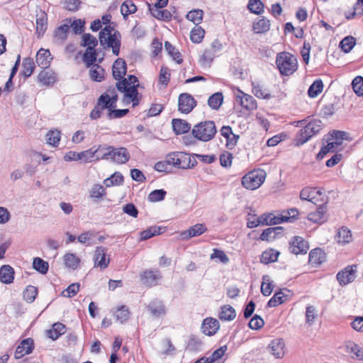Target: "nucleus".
Returning a JSON list of instances; mask_svg holds the SVG:
<instances>
[{
	"instance_id": "f257e3e1",
	"label": "nucleus",
	"mask_w": 363,
	"mask_h": 363,
	"mask_svg": "<svg viewBox=\"0 0 363 363\" xmlns=\"http://www.w3.org/2000/svg\"><path fill=\"white\" fill-rule=\"evenodd\" d=\"M118 99V94L114 86L108 87L98 99V105L101 108L108 110V118L109 119L121 118L129 112L127 108L116 109Z\"/></svg>"
},
{
	"instance_id": "f03ea898",
	"label": "nucleus",
	"mask_w": 363,
	"mask_h": 363,
	"mask_svg": "<svg viewBox=\"0 0 363 363\" xmlns=\"http://www.w3.org/2000/svg\"><path fill=\"white\" fill-rule=\"evenodd\" d=\"M99 38L104 48H111L116 56L119 55L121 35L118 30L114 29L111 25H106L100 31Z\"/></svg>"
},
{
	"instance_id": "7ed1b4c3",
	"label": "nucleus",
	"mask_w": 363,
	"mask_h": 363,
	"mask_svg": "<svg viewBox=\"0 0 363 363\" xmlns=\"http://www.w3.org/2000/svg\"><path fill=\"white\" fill-rule=\"evenodd\" d=\"M217 133V128L213 121H204L196 124L192 130L193 136L198 140L208 142L211 140Z\"/></svg>"
},
{
	"instance_id": "20e7f679",
	"label": "nucleus",
	"mask_w": 363,
	"mask_h": 363,
	"mask_svg": "<svg viewBox=\"0 0 363 363\" xmlns=\"http://www.w3.org/2000/svg\"><path fill=\"white\" fill-rule=\"evenodd\" d=\"M276 65L281 75L289 76L298 68L296 57L287 52L279 53L276 57Z\"/></svg>"
},
{
	"instance_id": "39448f33",
	"label": "nucleus",
	"mask_w": 363,
	"mask_h": 363,
	"mask_svg": "<svg viewBox=\"0 0 363 363\" xmlns=\"http://www.w3.org/2000/svg\"><path fill=\"white\" fill-rule=\"evenodd\" d=\"M138 86H129L127 79H123L116 83V91H119L124 93L123 101L125 104L133 103V106L135 107L139 104L138 99Z\"/></svg>"
},
{
	"instance_id": "423d86ee",
	"label": "nucleus",
	"mask_w": 363,
	"mask_h": 363,
	"mask_svg": "<svg viewBox=\"0 0 363 363\" xmlns=\"http://www.w3.org/2000/svg\"><path fill=\"white\" fill-rule=\"evenodd\" d=\"M167 161L171 165L180 169H191L196 164L190 155L183 152H171L167 156Z\"/></svg>"
},
{
	"instance_id": "0eeeda50",
	"label": "nucleus",
	"mask_w": 363,
	"mask_h": 363,
	"mask_svg": "<svg viewBox=\"0 0 363 363\" xmlns=\"http://www.w3.org/2000/svg\"><path fill=\"white\" fill-rule=\"evenodd\" d=\"M266 172L261 169H254L242 178V186L250 190L258 189L265 181Z\"/></svg>"
},
{
	"instance_id": "6e6552de",
	"label": "nucleus",
	"mask_w": 363,
	"mask_h": 363,
	"mask_svg": "<svg viewBox=\"0 0 363 363\" xmlns=\"http://www.w3.org/2000/svg\"><path fill=\"white\" fill-rule=\"evenodd\" d=\"M324 145L320 149L316 156L317 160H321L330 152H334V149L340 145V131L333 130L323 138Z\"/></svg>"
},
{
	"instance_id": "1a4fd4ad",
	"label": "nucleus",
	"mask_w": 363,
	"mask_h": 363,
	"mask_svg": "<svg viewBox=\"0 0 363 363\" xmlns=\"http://www.w3.org/2000/svg\"><path fill=\"white\" fill-rule=\"evenodd\" d=\"M293 293L287 289H280L276 292L269 300L267 306L269 308L277 307L291 299Z\"/></svg>"
},
{
	"instance_id": "9d476101",
	"label": "nucleus",
	"mask_w": 363,
	"mask_h": 363,
	"mask_svg": "<svg viewBox=\"0 0 363 363\" xmlns=\"http://www.w3.org/2000/svg\"><path fill=\"white\" fill-rule=\"evenodd\" d=\"M196 106V101L189 94L183 93L179 96V111L182 113H189Z\"/></svg>"
},
{
	"instance_id": "9b49d317",
	"label": "nucleus",
	"mask_w": 363,
	"mask_h": 363,
	"mask_svg": "<svg viewBox=\"0 0 363 363\" xmlns=\"http://www.w3.org/2000/svg\"><path fill=\"white\" fill-rule=\"evenodd\" d=\"M289 245L290 252L294 255L306 254L308 250V242L300 236H294Z\"/></svg>"
},
{
	"instance_id": "f8f14e48",
	"label": "nucleus",
	"mask_w": 363,
	"mask_h": 363,
	"mask_svg": "<svg viewBox=\"0 0 363 363\" xmlns=\"http://www.w3.org/2000/svg\"><path fill=\"white\" fill-rule=\"evenodd\" d=\"M130 160V154L125 147H112L110 160L116 164H122Z\"/></svg>"
},
{
	"instance_id": "ddd939ff",
	"label": "nucleus",
	"mask_w": 363,
	"mask_h": 363,
	"mask_svg": "<svg viewBox=\"0 0 363 363\" xmlns=\"http://www.w3.org/2000/svg\"><path fill=\"white\" fill-rule=\"evenodd\" d=\"M107 250L104 247H97L94 252V267H99L101 269H106L110 262V259L106 258Z\"/></svg>"
},
{
	"instance_id": "4468645a",
	"label": "nucleus",
	"mask_w": 363,
	"mask_h": 363,
	"mask_svg": "<svg viewBox=\"0 0 363 363\" xmlns=\"http://www.w3.org/2000/svg\"><path fill=\"white\" fill-rule=\"evenodd\" d=\"M220 328L219 321L213 318H206L201 325V331L208 336L215 335Z\"/></svg>"
},
{
	"instance_id": "2eb2a0df",
	"label": "nucleus",
	"mask_w": 363,
	"mask_h": 363,
	"mask_svg": "<svg viewBox=\"0 0 363 363\" xmlns=\"http://www.w3.org/2000/svg\"><path fill=\"white\" fill-rule=\"evenodd\" d=\"M236 100L243 108L247 111H253L257 107V101L254 97L241 91H239V94L236 96Z\"/></svg>"
},
{
	"instance_id": "dca6fc26",
	"label": "nucleus",
	"mask_w": 363,
	"mask_h": 363,
	"mask_svg": "<svg viewBox=\"0 0 363 363\" xmlns=\"http://www.w3.org/2000/svg\"><path fill=\"white\" fill-rule=\"evenodd\" d=\"M34 349V342L31 338H26L21 342L16 347L14 357L16 359H20L24 355L30 354Z\"/></svg>"
},
{
	"instance_id": "f3484780",
	"label": "nucleus",
	"mask_w": 363,
	"mask_h": 363,
	"mask_svg": "<svg viewBox=\"0 0 363 363\" xmlns=\"http://www.w3.org/2000/svg\"><path fill=\"white\" fill-rule=\"evenodd\" d=\"M161 279L158 271L145 270L140 274V279L143 284L148 287L156 286Z\"/></svg>"
},
{
	"instance_id": "a211bd4d",
	"label": "nucleus",
	"mask_w": 363,
	"mask_h": 363,
	"mask_svg": "<svg viewBox=\"0 0 363 363\" xmlns=\"http://www.w3.org/2000/svg\"><path fill=\"white\" fill-rule=\"evenodd\" d=\"M36 34L38 37H41L48 28V16L47 13L39 9L36 10Z\"/></svg>"
},
{
	"instance_id": "6ab92c4d",
	"label": "nucleus",
	"mask_w": 363,
	"mask_h": 363,
	"mask_svg": "<svg viewBox=\"0 0 363 363\" xmlns=\"http://www.w3.org/2000/svg\"><path fill=\"white\" fill-rule=\"evenodd\" d=\"M127 72L125 61L122 58H118L112 66V74L115 79L121 81Z\"/></svg>"
},
{
	"instance_id": "aec40b11",
	"label": "nucleus",
	"mask_w": 363,
	"mask_h": 363,
	"mask_svg": "<svg viewBox=\"0 0 363 363\" xmlns=\"http://www.w3.org/2000/svg\"><path fill=\"white\" fill-rule=\"evenodd\" d=\"M207 230V228L203 223H197L188 230L182 231L180 233L182 240H188L191 238L199 236L204 233Z\"/></svg>"
},
{
	"instance_id": "412c9836",
	"label": "nucleus",
	"mask_w": 363,
	"mask_h": 363,
	"mask_svg": "<svg viewBox=\"0 0 363 363\" xmlns=\"http://www.w3.org/2000/svg\"><path fill=\"white\" fill-rule=\"evenodd\" d=\"M285 344L281 338H277L271 341L269 349L272 355L277 359H281L285 354Z\"/></svg>"
},
{
	"instance_id": "4be33fe9",
	"label": "nucleus",
	"mask_w": 363,
	"mask_h": 363,
	"mask_svg": "<svg viewBox=\"0 0 363 363\" xmlns=\"http://www.w3.org/2000/svg\"><path fill=\"white\" fill-rule=\"evenodd\" d=\"M356 264L349 265L342 270V285L348 284L354 281L357 277Z\"/></svg>"
},
{
	"instance_id": "5701e85b",
	"label": "nucleus",
	"mask_w": 363,
	"mask_h": 363,
	"mask_svg": "<svg viewBox=\"0 0 363 363\" xmlns=\"http://www.w3.org/2000/svg\"><path fill=\"white\" fill-rule=\"evenodd\" d=\"M70 21L67 23H65L56 28L54 31V40L56 43L62 44L67 38V35L69 31Z\"/></svg>"
},
{
	"instance_id": "b1692460",
	"label": "nucleus",
	"mask_w": 363,
	"mask_h": 363,
	"mask_svg": "<svg viewBox=\"0 0 363 363\" xmlns=\"http://www.w3.org/2000/svg\"><path fill=\"white\" fill-rule=\"evenodd\" d=\"M52 60L51 54L48 50L40 49L36 54V62L39 67L45 69L50 66Z\"/></svg>"
},
{
	"instance_id": "393cba45",
	"label": "nucleus",
	"mask_w": 363,
	"mask_h": 363,
	"mask_svg": "<svg viewBox=\"0 0 363 363\" xmlns=\"http://www.w3.org/2000/svg\"><path fill=\"white\" fill-rule=\"evenodd\" d=\"M252 91L257 98L266 100L270 99L272 98V95L269 89H267L264 85L261 84L259 82H253L252 83Z\"/></svg>"
},
{
	"instance_id": "a878e982",
	"label": "nucleus",
	"mask_w": 363,
	"mask_h": 363,
	"mask_svg": "<svg viewBox=\"0 0 363 363\" xmlns=\"http://www.w3.org/2000/svg\"><path fill=\"white\" fill-rule=\"evenodd\" d=\"M147 310L155 318L164 315L166 313L165 306L161 301L154 300L147 306Z\"/></svg>"
},
{
	"instance_id": "bb28decb",
	"label": "nucleus",
	"mask_w": 363,
	"mask_h": 363,
	"mask_svg": "<svg viewBox=\"0 0 363 363\" xmlns=\"http://www.w3.org/2000/svg\"><path fill=\"white\" fill-rule=\"evenodd\" d=\"M15 272L10 265H3L0 268V281L5 284L13 282Z\"/></svg>"
},
{
	"instance_id": "cd10ccee",
	"label": "nucleus",
	"mask_w": 363,
	"mask_h": 363,
	"mask_svg": "<svg viewBox=\"0 0 363 363\" xmlns=\"http://www.w3.org/2000/svg\"><path fill=\"white\" fill-rule=\"evenodd\" d=\"M172 125L174 133L177 135L186 133L191 129V124L186 121L174 118L172 121Z\"/></svg>"
},
{
	"instance_id": "c85d7f7f",
	"label": "nucleus",
	"mask_w": 363,
	"mask_h": 363,
	"mask_svg": "<svg viewBox=\"0 0 363 363\" xmlns=\"http://www.w3.org/2000/svg\"><path fill=\"white\" fill-rule=\"evenodd\" d=\"M112 147L113 146L111 145H100L96 148H94L96 160H110Z\"/></svg>"
},
{
	"instance_id": "c756f323",
	"label": "nucleus",
	"mask_w": 363,
	"mask_h": 363,
	"mask_svg": "<svg viewBox=\"0 0 363 363\" xmlns=\"http://www.w3.org/2000/svg\"><path fill=\"white\" fill-rule=\"evenodd\" d=\"M345 350L351 357L358 360H363V350L353 342L345 343Z\"/></svg>"
},
{
	"instance_id": "7c9ffc66",
	"label": "nucleus",
	"mask_w": 363,
	"mask_h": 363,
	"mask_svg": "<svg viewBox=\"0 0 363 363\" xmlns=\"http://www.w3.org/2000/svg\"><path fill=\"white\" fill-rule=\"evenodd\" d=\"M325 253L320 248L312 250L309 253L308 262L313 266H318L325 261Z\"/></svg>"
},
{
	"instance_id": "2f4dec72",
	"label": "nucleus",
	"mask_w": 363,
	"mask_h": 363,
	"mask_svg": "<svg viewBox=\"0 0 363 363\" xmlns=\"http://www.w3.org/2000/svg\"><path fill=\"white\" fill-rule=\"evenodd\" d=\"M65 333V325L57 322L52 325V328L47 330V336L52 340H56Z\"/></svg>"
},
{
	"instance_id": "473e14b6",
	"label": "nucleus",
	"mask_w": 363,
	"mask_h": 363,
	"mask_svg": "<svg viewBox=\"0 0 363 363\" xmlns=\"http://www.w3.org/2000/svg\"><path fill=\"white\" fill-rule=\"evenodd\" d=\"M265 225H277L290 220V218L284 215L274 216L273 213L264 214Z\"/></svg>"
},
{
	"instance_id": "72a5a7b5",
	"label": "nucleus",
	"mask_w": 363,
	"mask_h": 363,
	"mask_svg": "<svg viewBox=\"0 0 363 363\" xmlns=\"http://www.w3.org/2000/svg\"><path fill=\"white\" fill-rule=\"evenodd\" d=\"M252 28L256 33H266L270 28V21L267 18L262 17L254 22Z\"/></svg>"
},
{
	"instance_id": "f704fd0d",
	"label": "nucleus",
	"mask_w": 363,
	"mask_h": 363,
	"mask_svg": "<svg viewBox=\"0 0 363 363\" xmlns=\"http://www.w3.org/2000/svg\"><path fill=\"white\" fill-rule=\"evenodd\" d=\"M325 207L320 205L314 212L308 215V219L313 223H322L325 220Z\"/></svg>"
},
{
	"instance_id": "c9c22d12",
	"label": "nucleus",
	"mask_w": 363,
	"mask_h": 363,
	"mask_svg": "<svg viewBox=\"0 0 363 363\" xmlns=\"http://www.w3.org/2000/svg\"><path fill=\"white\" fill-rule=\"evenodd\" d=\"M279 252L274 249H268L264 251L260 257V262L263 264H269L277 261Z\"/></svg>"
},
{
	"instance_id": "e433bc0d",
	"label": "nucleus",
	"mask_w": 363,
	"mask_h": 363,
	"mask_svg": "<svg viewBox=\"0 0 363 363\" xmlns=\"http://www.w3.org/2000/svg\"><path fill=\"white\" fill-rule=\"evenodd\" d=\"M35 67L33 60L30 57H26L23 60L21 74L28 78L31 76Z\"/></svg>"
},
{
	"instance_id": "4c0bfd02",
	"label": "nucleus",
	"mask_w": 363,
	"mask_h": 363,
	"mask_svg": "<svg viewBox=\"0 0 363 363\" xmlns=\"http://www.w3.org/2000/svg\"><path fill=\"white\" fill-rule=\"evenodd\" d=\"M218 316L221 320L230 321L236 316L235 310L230 305H225L221 307Z\"/></svg>"
},
{
	"instance_id": "58836bf2",
	"label": "nucleus",
	"mask_w": 363,
	"mask_h": 363,
	"mask_svg": "<svg viewBox=\"0 0 363 363\" xmlns=\"http://www.w3.org/2000/svg\"><path fill=\"white\" fill-rule=\"evenodd\" d=\"M317 195H320V192L315 189L306 187L301 190L300 198L301 200H306L315 203V199Z\"/></svg>"
},
{
	"instance_id": "ea45409f",
	"label": "nucleus",
	"mask_w": 363,
	"mask_h": 363,
	"mask_svg": "<svg viewBox=\"0 0 363 363\" xmlns=\"http://www.w3.org/2000/svg\"><path fill=\"white\" fill-rule=\"evenodd\" d=\"M89 67V76L92 80L96 82H101L104 80L105 70L102 67L95 64Z\"/></svg>"
},
{
	"instance_id": "a19ab883",
	"label": "nucleus",
	"mask_w": 363,
	"mask_h": 363,
	"mask_svg": "<svg viewBox=\"0 0 363 363\" xmlns=\"http://www.w3.org/2000/svg\"><path fill=\"white\" fill-rule=\"evenodd\" d=\"M281 230V227H274L267 228L263 230V232L260 235L259 238L263 241H270L274 240L276 238L277 234L280 233Z\"/></svg>"
},
{
	"instance_id": "79ce46f5",
	"label": "nucleus",
	"mask_w": 363,
	"mask_h": 363,
	"mask_svg": "<svg viewBox=\"0 0 363 363\" xmlns=\"http://www.w3.org/2000/svg\"><path fill=\"white\" fill-rule=\"evenodd\" d=\"M38 80L45 85L53 84L56 81V77L53 72L43 70L38 74Z\"/></svg>"
},
{
	"instance_id": "37998d69",
	"label": "nucleus",
	"mask_w": 363,
	"mask_h": 363,
	"mask_svg": "<svg viewBox=\"0 0 363 363\" xmlns=\"http://www.w3.org/2000/svg\"><path fill=\"white\" fill-rule=\"evenodd\" d=\"M123 182V176L120 172H116L111 177L104 179V184L106 187H111L113 186L121 185Z\"/></svg>"
},
{
	"instance_id": "c03bdc74",
	"label": "nucleus",
	"mask_w": 363,
	"mask_h": 363,
	"mask_svg": "<svg viewBox=\"0 0 363 363\" xmlns=\"http://www.w3.org/2000/svg\"><path fill=\"white\" fill-rule=\"evenodd\" d=\"M149 10L152 16L157 18L158 20L162 21H170L172 18V14L168 10H161V9L151 8L149 5Z\"/></svg>"
},
{
	"instance_id": "a18cd8bd",
	"label": "nucleus",
	"mask_w": 363,
	"mask_h": 363,
	"mask_svg": "<svg viewBox=\"0 0 363 363\" xmlns=\"http://www.w3.org/2000/svg\"><path fill=\"white\" fill-rule=\"evenodd\" d=\"M106 195L105 188L101 184H94L89 191L90 198L94 201L101 200Z\"/></svg>"
},
{
	"instance_id": "49530a36",
	"label": "nucleus",
	"mask_w": 363,
	"mask_h": 363,
	"mask_svg": "<svg viewBox=\"0 0 363 363\" xmlns=\"http://www.w3.org/2000/svg\"><path fill=\"white\" fill-rule=\"evenodd\" d=\"M82 40L81 43V45L83 47H86L88 50H92L95 49V48L98 45L97 39L91 35L90 33H84L82 35Z\"/></svg>"
},
{
	"instance_id": "de8ad7c7",
	"label": "nucleus",
	"mask_w": 363,
	"mask_h": 363,
	"mask_svg": "<svg viewBox=\"0 0 363 363\" xmlns=\"http://www.w3.org/2000/svg\"><path fill=\"white\" fill-rule=\"evenodd\" d=\"M136 11V6L130 0L125 1L121 6V13L124 19H127L128 15L135 13Z\"/></svg>"
},
{
	"instance_id": "09e8293b",
	"label": "nucleus",
	"mask_w": 363,
	"mask_h": 363,
	"mask_svg": "<svg viewBox=\"0 0 363 363\" xmlns=\"http://www.w3.org/2000/svg\"><path fill=\"white\" fill-rule=\"evenodd\" d=\"M64 262L67 267L75 269L80 263V259L73 253H67L64 256Z\"/></svg>"
},
{
	"instance_id": "8fccbe9b",
	"label": "nucleus",
	"mask_w": 363,
	"mask_h": 363,
	"mask_svg": "<svg viewBox=\"0 0 363 363\" xmlns=\"http://www.w3.org/2000/svg\"><path fill=\"white\" fill-rule=\"evenodd\" d=\"M162 229V228L160 226L154 225L145 230H143L140 233V240H146L157 235L161 234Z\"/></svg>"
},
{
	"instance_id": "3c124183",
	"label": "nucleus",
	"mask_w": 363,
	"mask_h": 363,
	"mask_svg": "<svg viewBox=\"0 0 363 363\" xmlns=\"http://www.w3.org/2000/svg\"><path fill=\"white\" fill-rule=\"evenodd\" d=\"M314 134L313 132L307 128V125H306L302 129L300 130L298 133L296 135V140L298 145H303L306 143L310 138H311Z\"/></svg>"
},
{
	"instance_id": "603ef678",
	"label": "nucleus",
	"mask_w": 363,
	"mask_h": 363,
	"mask_svg": "<svg viewBox=\"0 0 363 363\" xmlns=\"http://www.w3.org/2000/svg\"><path fill=\"white\" fill-rule=\"evenodd\" d=\"M223 96L222 93L216 92L211 95L208 100V106L214 110H218L223 104Z\"/></svg>"
},
{
	"instance_id": "864d4df0",
	"label": "nucleus",
	"mask_w": 363,
	"mask_h": 363,
	"mask_svg": "<svg viewBox=\"0 0 363 363\" xmlns=\"http://www.w3.org/2000/svg\"><path fill=\"white\" fill-rule=\"evenodd\" d=\"M323 89V84L321 79H317L310 86L308 94L311 98H315L320 94Z\"/></svg>"
},
{
	"instance_id": "5fc2aeb1",
	"label": "nucleus",
	"mask_w": 363,
	"mask_h": 363,
	"mask_svg": "<svg viewBox=\"0 0 363 363\" xmlns=\"http://www.w3.org/2000/svg\"><path fill=\"white\" fill-rule=\"evenodd\" d=\"M273 291V286L269 275H264L262 277V281L261 284V292L264 296H269Z\"/></svg>"
},
{
	"instance_id": "6e6d98bb",
	"label": "nucleus",
	"mask_w": 363,
	"mask_h": 363,
	"mask_svg": "<svg viewBox=\"0 0 363 363\" xmlns=\"http://www.w3.org/2000/svg\"><path fill=\"white\" fill-rule=\"evenodd\" d=\"M247 8L251 13L259 15L264 12V5L261 0H250Z\"/></svg>"
},
{
	"instance_id": "4d7b16f0",
	"label": "nucleus",
	"mask_w": 363,
	"mask_h": 363,
	"mask_svg": "<svg viewBox=\"0 0 363 363\" xmlns=\"http://www.w3.org/2000/svg\"><path fill=\"white\" fill-rule=\"evenodd\" d=\"M33 267L38 272L42 274H45L48 271L49 264L48 262L44 261L43 259L35 257L33 259Z\"/></svg>"
},
{
	"instance_id": "13d9d810",
	"label": "nucleus",
	"mask_w": 363,
	"mask_h": 363,
	"mask_svg": "<svg viewBox=\"0 0 363 363\" xmlns=\"http://www.w3.org/2000/svg\"><path fill=\"white\" fill-rule=\"evenodd\" d=\"M356 38L348 35L342 39V51L345 53L350 52L356 45Z\"/></svg>"
},
{
	"instance_id": "bf43d9fd",
	"label": "nucleus",
	"mask_w": 363,
	"mask_h": 363,
	"mask_svg": "<svg viewBox=\"0 0 363 363\" xmlns=\"http://www.w3.org/2000/svg\"><path fill=\"white\" fill-rule=\"evenodd\" d=\"M215 50H212V49H206L200 59L201 66H210L215 57Z\"/></svg>"
},
{
	"instance_id": "052dcab7",
	"label": "nucleus",
	"mask_w": 363,
	"mask_h": 363,
	"mask_svg": "<svg viewBox=\"0 0 363 363\" xmlns=\"http://www.w3.org/2000/svg\"><path fill=\"white\" fill-rule=\"evenodd\" d=\"M356 15H363V0H357L353 6V11L345 13V18L347 20L352 19Z\"/></svg>"
},
{
	"instance_id": "680f3d73",
	"label": "nucleus",
	"mask_w": 363,
	"mask_h": 363,
	"mask_svg": "<svg viewBox=\"0 0 363 363\" xmlns=\"http://www.w3.org/2000/svg\"><path fill=\"white\" fill-rule=\"evenodd\" d=\"M203 12L201 9L192 10L186 15V18L193 22L196 26L200 24L203 19Z\"/></svg>"
},
{
	"instance_id": "e2e57ef3",
	"label": "nucleus",
	"mask_w": 363,
	"mask_h": 363,
	"mask_svg": "<svg viewBox=\"0 0 363 363\" xmlns=\"http://www.w3.org/2000/svg\"><path fill=\"white\" fill-rule=\"evenodd\" d=\"M205 30L199 26L194 27L191 31V40L194 43H199L202 41Z\"/></svg>"
},
{
	"instance_id": "0e129e2a",
	"label": "nucleus",
	"mask_w": 363,
	"mask_h": 363,
	"mask_svg": "<svg viewBox=\"0 0 363 363\" xmlns=\"http://www.w3.org/2000/svg\"><path fill=\"white\" fill-rule=\"evenodd\" d=\"M38 294V289L33 286H28L23 291V298L28 303H33Z\"/></svg>"
},
{
	"instance_id": "69168bd1",
	"label": "nucleus",
	"mask_w": 363,
	"mask_h": 363,
	"mask_svg": "<svg viewBox=\"0 0 363 363\" xmlns=\"http://www.w3.org/2000/svg\"><path fill=\"white\" fill-rule=\"evenodd\" d=\"M96 57L97 53L95 49H93L92 50L86 49L83 55V61L86 65V66L89 67L94 65V63L96 60Z\"/></svg>"
},
{
	"instance_id": "338daca9",
	"label": "nucleus",
	"mask_w": 363,
	"mask_h": 363,
	"mask_svg": "<svg viewBox=\"0 0 363 363\" xmlns=\"http://www.w3.org/2000/svg\"><path fill=\"white\" fill-rule=\"evenodd\" d=\"M164 48L169 55L178 63L182 62V58L179 52L177 51L175 48L168 41L164 43Z\"/></svg>"
},
{
	"instance_id": "774afa93",
	"label": "nucleus",
	"mask_w": 363,
	"mask_h": 363,
	"mask_svg": "<svg viewBox=\"0 0 363 363\" xmlns=\"http://www.w3.org/2000/svg\"><path fill=\"white\" fill-rule=\"evenodd\" d=\"M353 91L358 96H363V77H356L352 82Z\"/></svg>"
}]
</instances>
